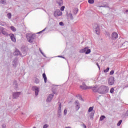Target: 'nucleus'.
<instances>
[{
    "mask_svg": "<svg viewBox=\"0 0 128 128\" xmlns=\"http://www.w3.org/2000/svg\"><path fill=\"white\" fill-rule=\"evenodd\" d=\"M114 88H112V92H114Z\"/></svg>",
    "mask_w": 128,
    "mask_h": 128,
    "instance_id": "obj_47",
    "label": "nucleus"
},
{
    "mask_svg": "<svg viewBox=\"0 0 128 128\" xmlns=\"http://www.w3.org/2000/svg\"><path fill=\"white\" fill-rule=\"evenodd\" d=\"M14 56H18L19 54H20V52L18 50H16L14 52Z\"/></svg>",
    "mask_w": 128,
    "mask_h": 128,
    "instance_id": "obj_22",
    "label": "nucleus"
},
{
    "mask_svg": "<svg viewBox=\"0 0 128 128\" xmlns=\"http://www.w3.org/2000/svg\"><path fill=\"white\" fill-rule=\"evenodd\" d=\"M88 47H86L84 49L81 50L80 52H82V53L86 52V50H88Z\"/></svg>",
    "mask_w": 128,
    "mask_h": 128,
    "instance_id": "obj_17",
    "label": "nucleus"
},
{
    "mask_svg": "<svg viewBox=\"0 0 128 128\" xmlns=\"http://www.w3.org/2000/svg\"><path fill=\"white\" fill-rule=\"evenodd\" d=\"M114 74V71L112 70V74Z\"/></svg>",
    "mask_w": 128,
    "mask_h": 128,
    "instance_id": "obj_44",
    "label": "nucleus"
},
{
    "mask_svg": "<svg viewBox=\"0 0 128 128\" xmlns=\"http://www.w3.org/2000/svg\"><path fill=\"white\" fill-rule=\"evenodd\" d=\"M56 3L58 4L59 6H62L64 4V1L62 0H56Z\"/></svg>",
    "mask_w": 128,
    "mask_h": 128,
    "instance_id": "obj_12",
    "label": "nucleus"
},
{
    "mask_svg": "<svg viewBox=\"0 0 128 128\" xmlns=\"http://www.w3.org/2000/svg\"><path fill=\"white\" fill-rule=\"evenodd\" d=\"M98 92L100 94H108V88L106 87V86L102 85L98 88Z\"/></svg>",
    "mask_w": 128,
    "mask_h": 128,
    "instance_id": "obj_1",
    "label": "nucleus"
},
{
    "mask_svg": "<svg viewBox=\"0 0 128 128\" xmlns=\"http://www.w3.org/2000/svg\"><path fill=\"white\" fill-rule=\"evenodd\" d=\"M93 110H94V106L90 107L88 110V112H92Z\"/></svg>",
    "mask_w": 128,
    "mask_h": 128,
    "instance_id": "obj_23",
    "label": "nucleus"
},
{
    "mask_svg": "<svg viewBox=\"0 0 128 128\" xmlns=\"http://www.w3.org/2000/svg\"><path fill=\"white\" fill-rule=\"evenodd\" d=\"M66 114H68V110H66V109H65V110H64V114L65 116H66Z\"/></svg>",
    "mask_w": 128,
    "mask_h": 128,
    "instance_id": "obj_34",
    "label": "nucleus"
},
{
    "mask_svg": "<svg viewBox=\"0 0 128 128\" xmlns=\"http://www.w3.org/2000/svg\"><path fill=\"white\" fill-rule=\"evenodd\" d=\"M58 104H59V106H58V112H62V103L60 102H58Z\"/></svg>",
    "mask_w": 128,
    "mask_h": 128,
    "instance_id": "obj_15",
    "label": "nucleus"
},
{
    "mask_svg": "<svg viewBox=\"0 0 128 128\" xmlns=\"http://www.w3.org/2000/svg\"><path fill=\"white\" fill-rule=\"evenodd\" d=\"M44 30H46V28H44V29L42 30V32H44Z\"/></svg>",
    "mask_w": 128,
    "mask_h": 128,
    "instance_id": "obj_46",
    "label": "nucleus"
},
{
    "mask_svg": "<svg viewBox=\"0 0 128 128\" xmlns=\"http://www.w3.org/2000/svg\"><path fill=\"white\" fill-rule=\"evenodd\" d=\"M127 86L128 87V85H127Z\"/></svg>",
    "mask_w": 128,
    "mask_h": 128,
    "instance_id": "obj_51",
    "label": "nucleus"
},
{
    "mask_svg": "<svg viewBox=\"0 0 128 128\" xmlns=\"http://www.w3.org/2000/svg\"><path fill=\"white\" fill-rule=\"evenodd\" d=\"M94 112H92L91 114L90 115V116L92 118V120L94 118Z\"/></svg>",
    "mask_w": 128,
    "mask_h": 128,
    "instance_id": "obj_30",
    "label": "nucleus"
},
{
    "mask_svg": "<svg viewBox=\"0 0 128 128\" xmlns=\"http://www.w3.org/2000/svg\"><path fill=\"white\" fill-rule=\"evenodd\" d=\"M62 12L60 10H56L54 12V16L56 17L62 16Z\"/></svg>",
    "mask_w": 128,
    "mask_h": 128,
    "instance_id": "obj_5",
    "label": "nucleus"
},
{
    "mask_svg": "<svg viewBox=\"0 0 128 128\" xmlns=\"http://www.w3.org/2000/svg\"><path fill=\"white\" fill-rule=\"evenodd\" d=\"M90 54V49L88 48L86 52V54Z\"/></svg>",
    "mask_w": 128,
    "mask_h": 128,
    "instance_id": "obj_29",
    "label": "nucleus"
},
{
    "mask_svg": "<svg viewBox=\"0 0 128 128\" xmlns=\"http://www.w3.org/2000/svg\"><path fill=\"white\" fill-rule=\"evenodd\" d=\"M108 70H110V68H107L106 70H104V72H108Z\"/></svg>",
    "mask_w": 128,
    "mask_h": 128,
    "instance_id": "obj_33",
    "label": "nucleus"
},
{
    "mask_svg": "<svg viewBox=\"0 0 128 128\" xmlns=\"http://www.w3.org/2000/svg\"><path fill=\"white\" fill-rule=\"evenodd\" d=\"M83 126H84V128H86V126L84 124H83Z\"/></svg>",
    "mask_w": 128,
    "mask_h": 128,
    "instance_id": "obj_41",
    "label": "nucleus"
},
{
    "mask_svg": "<svg viewBox=\"0 0 128 128\" xmlns=\"http://www.w3.org/2000/svg\"><path fill=\"white\" fill-rule=\"evenodd\" d=\"M99 70H100V65H98V63L96 64Z\"/></svg>",
    "mask_w": 128,
    "mask_h": 128,
    "instance_id": "obj_38",
    "label": "nucleus"
},
{
    "mask_svg": "<svg viewBox=\"0 0 128 128\" xmlns=\"http://www.w3.org/2000/svg\"><path fill=\"white\" fill-rule=\"evenodd\" d=\"M114 77H113V80H114Z\"/></svg>",
    "mask_w": 128,
    "mask_h": 128,
    "instance_id": "obj_48",
    "label": "nucleus"
},
{
    "mask_svg": "<svg viewBox=\"0 0 128 128\" xmlns=\"http://www.w3.org/2000/svg\"><path fill=\"white\" fill-rule=\"evenodd\" d=\"M106 118V116H102L100 117V120L102 122V120H104Z\"/></svg>",
    "mask_w": 128,
    "mask_h": 128,
    "instance_id": "obj_24",
    "label": "nucleus"
},
{
    "mask_svg": "<svg viewBox=\"0 0 128 128\" xmlns=\"http://www.w3.org/2000/svg\"><path fill=\"white\" fill-rule=\"evenodd\" d=\"M108 82L110 86H112V76H109Z\"/></svg>",
    "mask_w": 128,
    "mask_h": 128,
    "instance_id": "obj_11",
    "label": "nucleus"
},
{
    "mask_svg": "<svg viewBox=\"0 0 128 128\" xmlns=\"http://www.w3.org/2000/svg\"><path fill=\"white\" fill-rule=\"evenodd\" d=\"M42 77L44 80V82H46V76L44 73L42 74Z\"/></svg>",
    "mask_w": 128,
    "mask_h": 128,
    "instance_id": "obj_18",
    "label": "nucleus"
},
{
    "mask_svg": "<svg viewBox=\"0 0 128 128\" xmlns=\"http://www.w3.org/2000/svg\"><path fill=\"white\" fill-rule=\"evenodd\" d=\"M54 98V94H50L48 96V97L47 98L46 102H52V98Z\"/></svg>",
    "mask_w": 128,
    "mask_h": 128,
    "instance_id": "obj_6",
    "label": "nucleus"
},
{
    "mask_svg": "<svg viewBox=\"0 0 128 128\" xmlns=\"http://www.w3.org/2000/svg\"><path fill=\"white\" fill-rule=\"evenodd\" d=\"M114 48L116 50V48H118V44L114 43L113 44Z\"/></svg>",
    "mask_w": 128,
    "mask_h": 128,
    "instance_id": "obj_21",
    "label": "nucleus"
},
{
    "mask_svg": "<svg viewBox=\"0 0 128 128\" xmlns=\"http://www.w3.org/2000/svg\"><path fill=\"white\" fill-rule=\"evenodd\" d=\"M75 104L76 106V110H80V102L78 100L76 101Z\"/></svg>",
    "mask_w": 128,
    "mask_h": 128,
    "instance_id": "obj_10",
    "label": "nucleus"
},
{
    "mask_svg": "<svg viewBox=\"0 0 128 128\" xmlns=\"http://www.w3.org/2000/svg\"><path fill=\"white\" fill-rule=\"evenodd\" d=\"M66 7L64 6H62L60 8V10L62 12H64V8Z\"/></svg>",
    "mask_w": 128,
    "mask_h": 128,
    "instance_id": "obj_32",
    "label": "nucleus"
},
{
    "mask_svg": "<svg viewBox=\"0 0 128 128\" xmlns=\"http://www.w3.org/2000/svg\"><path fill=\"white\" fill-rule=\"evenodd\" d=\"M2 34V32H0V34Z\"/></svg>",
    "mask_w": 128,
    "mask_h": 128,
    "instance_id": "obj_49",
    "label": "nucleus"
},
{
    "mask_svg": "<svg viewBox=\"0 0 128 128\" xmlns=\"http://www.w3.org/2000/svg\"><path fill=\"white\" fill-rule=\"evenodd\" d=\"M48 125L46 124L43 126V128H48Z\"/></svg>",
    "mask_w": 128,
    "mask_h": 128,
    "instance_id": "obj_36",
    "label": "nucleus"
},
{
    "mask_svg": "<svg viewBox=\"0 0 128 128\" xmlns=\"http://www.w3.org/2000/svg\"><path fill=\"white\" fill-rule=\"evenodd\" d=\"M10 28L12 32H16V28L14 26H11L10 27Z\"/></svg>",
    "mask_w": 128,
    "mask_h": 128,
    "instance_id": "obj_19",
    "label": "nucleus"
},
{
    "mask_svg": "<svg viewBox=\"0 0 128 128\" xmlns=\"http://www.w3.org/2000/svg\"><path fill=\"white\" fill-rule=\"evenodd\" d=\"M20 92H14L12 94V96L14 98H18V96H20Z\"/></svg>",
    "mask_w": 128,
    "mask_h": 128,
    "instance_id": "obj_8",
    "label": "nucleus"
},
{
    "mask_svg": "<svg viewBox=\"0 0 128 128\" xmlns=\"http://www.w3.org/2000/svg\"><path fill=\"white\" fill-rule=\"evenodd\" d=\"M122 120H120L118 121V123L117 124L118 126H120V124H122Z\"/></svg>",
    "mask_w": 128,
    "mask_h": 128,
    "instance_id": "obj_25",
    "label": "nucleus"
},
{
    "mask_svg": "<svg viewBox=\"0 0 128 128\" xmlns=\"http://www.w3.org/2000/svg\"><path fill=\"white\" fill-rule=\"evenodd\" d=\"M122 118H126L128 116V110L124 113V114H123L122 116Z\"/></svg>",
    "mask_w": 128,
    "mask_h": 128,
    "instance_id": "obj_16",
    "label": "nucleus"
},
{
    "mask_svg": "<svg viewBox=\"0 0 128 128\" xmlns=\"http://www.w3.org/2000/svg\"><path fill=\"white\" fill-rule=\"evenodd\" d=\"M10 36L11 40L12 42H16V37H14V34H9Z\"/></svg>",
    "mask_w": 128,
    "mask_h": 128,
    "instance_id": "obj_13",
    "label": "nucleus"
},
{
    "mask_svg": "<svg viewBox=\"0 0 128 128\" xmlns=\"http://www.w3.org/2000/svg\"><path fill=\"white\" fill-rule=\"evenodd\" d=\"M40 83V80H38V78H36L35 80V84H38Z\"/></svg>",
    "mask_w": 128,
    "mask_h": 128,
    "instance_id": "obj_27",
    "label": "nucleus"
},
{
    "mask_svg": "<svg viewBox=\"0 0 128 128\" xmlns=\"http://www.w3.org/2000/svg\"><path fill=\"white\" fill-rule=\"evenodd\" d=\"M59 24H60V26H64V22H60Z\"/></svg>",
    "mask_w": 128,
    "mask_h": 128,
    "instance_id": "obj_39",
    "label": "nucleus"
},
{
    "mask_svg": "<svg viewBox=\"0 0 128 128\" xmlns=\"http://www.w3.org/2000/svg\"><path fill=\"white\" fill-rule=\"evenodd\" d=\"M110 92L111 94H112V88L110 89Z\"/></svg>",
    "mask_w": 128,
    "mask_h": 128,
    "instance_id": "obj_40",
    "label": "nucleus"
},
{
    "mask_svg": "<svg viewBox=\"0 0 128 128\" xmlns=\"http://www.w3.org/2000/svg\"><path fill=\"white\" fill-rule=\"evenodd\" d=\"M1 2L2 4H6V0H2Z\"/></svg>",
    "mask_w": 128,
    "mask_h": 128,
    "instance_id": "obj_37",
    "label": "nucleus"
},
{
    "mask_svg": "<svg viewBox=\"0 0 128 128\" xmlns=\"http://www.w3.org/2000/svg\"><path fill=\"white\" fill-rule=\"evenodd\" d=\"M33 128H36V127H34Z\"/></svg>",
    "mask_w": 128,
    "mask_h": 128,
    "instance_id": "obj_50",
    "label": "nucleus"
},
{
    "mask_svg": "<svg viewBox=\"0 0 128 128\" xmlns=\"http://www.w3.org/2000/svg\"><path fill=\"white\" fill-rule=\"evenodd\" d=\"M98 88L96 86L92 87V90H93L94 92H98Z\"/></svg>",
    "mask_w": 128,
    "mask_h": 128,
    "instance_id": "obj_20",
    "label": "nucleus"
},
{
    "mask_svg": "<svg viewBox=\"0 0 128 128\" xmlns=\"http://www.w3.org/2000/svg\"><path fill=\"white\" fill-rule=\"evenodd\" d=\"M26 38L28 42H34V38H36V34L30 33H28L26 34Z\"/></svg>",
    "mask_w": 128,
    "mask_h": 128,
    "instance_id": "obj_2",
    "label": "nucleus"
},
{
    "mask_svg": "<svg viewBox=\"0 0 128 128\" xmlns=\"http://www.w3.org/2000/svg\"><path fill=\"white\" fill-rule=\"evenodd\" d=\"M7 16H8V18H9V20H10V18H12V14L8 13V14H7Z\"/></svg>",
    "mask_w": 128,
    "mask_h": 128,
    "instance_id": "obj_26",
    "label": "nucleus"
},
{
    "mask_svg": "<svg viewBox=\"0 0 128 128\" xmlns=\"http://www.w3.org/2000/svg\"><path fill=\"white\" fill-rule=\"evenodd\" d=\"M0 30L2 34L6 36H8V33L6 31V29L2 26H0Z\"/></svg>",
    "mask_w": 128,
    "mask_h": 128,
    "instance_id": "obj_3",
    "label": "nucleus"
},
{
    "mask_svg": "<svg viewBox=\"0 0 128 128\" xmlns=\"http://www.w3.org/2000/svg\"><path fill=\"white\" fill-rule=\"evenodd\" d=\"M110 74L111 75L112 74V70H111V71H110Z\"/></svg>",
    "mask_w": 128,
    "mask_h": 128,
    "instance_id": "obj_42",
    "label": "nucleus"
},
{
    "mask_svg": "<svg viewBox=\"0 0 128 128\" xmlns=\"http://www.w3.org/2000/svg\"><path fill=\"white\" fill-rule=\"evenodd\" d=\"M118 38V34L116 32H112V40H116Z\"/></svg>",
    "mask_w": 128,
    "mask_h": 128,
    "instance_id": "obj_9",
    "label": "nucleus"
},
{
    "mask_svg": "<svg viewBox=\"0 0 128 128\" xmlns=\"http://www.w3.org/2000/svg\"><path fill=\"white\" fill-rule=\"evenodd\" d=\"M80 88H82V90H88L90 88V87L86 86L84 83L82 84V85L80 86Z\"/></svg>",
    "mask_w": 128,
    "mask_h": 128,
    "instance_id": "obj_7",
    "label": "nucleus"
},
{
    "mask_svg": "<svg viewBox=\"0 0 128 128\" xmlns=\"http://www.w3.org/2000/svg\"><path fill=\"white\" fill-rule=\"evenodd\" d=\"M126 12H128V10H126Z\"/></svg>",
    "mask_w": 128,
    "mask_h": 128,
    "instance_id": "obj_45",
    "label": "nucleus"
},
{
    "mask_svg": "<svg viewBox=\"0 0 128 128\" xmlns=\"http://www.w3.org/2000/svg\"><path fill=\"white\" fill-rule=\"evenodd\" d=\"M126 44H128V42H125L122 44V46H126Z\"/></svg>",
    "mask_w": 128,
    "mask_h": 128,
    "instance_id": "obj_35",
    "label": "nucleus"
},
{
    "mask_svg": "<svg viewBox=\"0 0 128 128\" xmlns=\"http://www.w3.org/2000/svg\"><path fill=\"white\" fill-rule=\"evenodd\" d=\"M88 2L89 4H94V0H88Z\"/></svg>",
    "mask_w": 128,
    "mask_h": 128,
    "instance_id": "obj_31",
    "label": "nucleus"
},
{
    "mask_svg": "<svg viewBox=\"0 0 128 128\" xmlns=\"http://www.w3.org/2000/svg\"><path fill=\"white\" fill-rule=\"evenodd\" d=\"M59 58H64L62 56H58Z\"/></svg>",
    "mask_w": 128,
    "mask_h": 128,
    "instance_id": "obj_43",
    "label": "nucleus"
},
{
    "mask_svg": "<svg viewBox=\"0 0 128 128\" xmlns=\"http://www.w3.org/2000/svg\"><path fill=\"white\" fill-rule=\"evenodd\" d=\"M32 90H34V92L36 96H38V92H40V90L38 89V88L36 86H32Z\"/></svg>",
    "mask_w": 128,
    "mask_h": 128,
    "instance_id": "obj_4",
    "label": "nucleus"
},
{
    "mask_svg": "<svg viewBox=\"0 0 128 128\" xmlns=\"http://www.w3.org/2000/svg\"><path fill=\"white\" fill-rule=\"evenodd\" d=\"M95 32L96 34H100V27L98 26H97L96 28H95Z\"/></svg>",
    "mask_w": 128,
    "mask_h": 128,
    "instance_id": "obj_14",
    "label": "nucleus"
},
{
    "mask_svg": "<svg viewBox=\"0 0 128 128\" xmlns=\"http://www.w3.org/2000/svg\"><path fill=\"white\" fill-rule=\"evenodd\" d=\"M68 17L70 18V20H73L72 14V13H70L68 14Z\"/></svg>",
    "mask_w": 128,
    "mask_h": 128,
    "instance_id": "obj_28",
    "label": "nucleus"
}]
</instances>
